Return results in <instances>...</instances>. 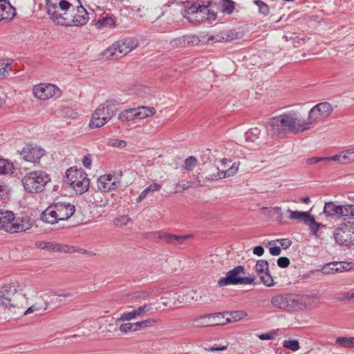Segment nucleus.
<instances>
[{
	"instance_id": "obj_9",
	"label": "nucleus",
	"mask_w": 354,
	"mask_h": 354,
	"mask_svg": "<svg viewBox=\"0 0 354 354\" xmlns=\"http://www.w3.org/2000/svg\"><path fill=\"white\" fill-rule=\"evenodd\" d=\"M183 15L190 22H208V24H211L216 17V13L209 7L196 4L186 8L183 10Z\"/></svg>"
},
{
	"instance_id": "obj_1",
	"label": "nucleus",
	"mask_w": 354,
	"mask_h": 354,
	"mask_svg": "<svg viewBox=\"0 0 354 354\" xmlns=\"http://www.w3.org/2000/svg\"><path fill=\"white\" fill-rule=\"evenodd\" d=\"M266 130L272 137L288 133H298L308 130L306 119L300 117L298 111L289 110L271 118L266 124Z\"/></svg>"
},
{
	"instance_id": "obj_39",
	"label": "nucleus",
	"mask_w": 354,
	"mask_h": 354,
	"mask_svg": "<svg viewBox=\"0 0 354 354\" xmlns=\"http://www.w3.org/2000/svg\"><path fill=\"white\" fill-rule=\"evenodd\" d=\"M236 3L232 0H223V13L232 15L235 9Z\"/></svg>"
},
{
	"instance_id": "obj_55",
	"label": "nucleus",
	"mask_w": 354,
	"mask_h": 354,
	"mask_svg": "<svg viewBox=\"0 0 354 354\" xmlns=\"http://www.w3.org/2000/svg\"><path fill=\"white\" fill-rule=\"evenodd\" d=\"M59 301H64L67 300H71L73 295L70 292H63L57 295Z\"/></svg>"
},
{
	"instance_id": "obj_32",
	"label": "nucleus",
	"mask_w": 354,
	"mask_h": 354,
	"mask_svg": "<svg viewBox=\"0 0 354 354\" xmlns=\"http://www.w3.org/2000/svg\"><path fill=\"white\" fill-rule=\"evenodd\" d=\"M24 307L26 308L24 306ZM47 307H48V302L45 303V306H42L41 305H40L39 304H35L32 306H31L30 307H29L28 308H27L26 310H24L25 308H24L23 310L21 309L19 313H23L24 315H29V314H31L33 313H40L41 311H44L47 309ZM14 313H19V311H18V310H15Z\"/></svg>"
},
{
	"instance_id": "obj_56",
	"label": "nucleus",
	"mask_w": 354,
	"mask_h": 354,
	"mask_svg": "<svg viewBox=\"0 0 354 354\" xmlns=\"http://www.w3.org/2000/svg\"><path fill=\"white\" fill-rule=\"evenodd\" d=\"M277 265L281 268H286L290 265V260L286 257H279L277 259Z\"/></svg>"
},
{
	"instance_id": "obj_4",
	"label": "nucleus",
	"mask_w": 354,
	"mask_h": 354,
	"mask_svg": "<svg viewBox=\"0 0 354 354\" xmlns=\"http://www.w3.org/2000/svg\"><path fill=\"white\" fill-rule=\"evenodd\" d=\"M117 104L113 100H107L100 104L91 115L88 124L90 128L97 129L107 124L115 114Z\"/></svg>"
},
{
	"instance_id": "obj_8",
	"label": "nucleus",
	"mask_w": 354,
	"mask_h": 354,
	"mask_svg": "<svg viewBox=\"0 0 354 354\" xmlns=\"http://www.w3.org/2000/svg\"><path fill=\"white\" fill-rule=\"evenodd\" d=\"M49 180V176L41 170L30 171L21 180L24 189L30 194L41 192Z\"/></svg>"
},
{
	"instance_id": "obj_25",
	"label": "nucleus",
	"mask_w": 354,
	"mask_h": 354,
	"mask_svg": "<svg viewBox=\"0 0 354 354\" xmlns=\"http://www.w3.org/2000/svg\"><path fill=\"white\" fill-rule=\"evenodd\" d=\"M248 315L244 310L226 311L223 312V325L236 322Z\"/></svg>"
},
{
	"instance_id": "obj_64",
	"label": "nucleus",
	"mask_w": 354,
	"mask_h": 354,
	"mask_svg": "<svg viewBox=\"0 0 354 354\" xmlns=\"http://www.w3.org/2000/svg\"><path fill=\"white\" fill-rule=\"evenodd\" d=\"M253 254L261 257L264 254V248L261 245L256 246L253 248Z\"/></svg>"
},
{
	"instance_id": "obj_6",
	"label": "nucleus",
	"mask_w": 354,
	"mask_h": 354,
	"mask_svg": "<svg viewBox=\"0 0 354 354\" xmlns=\"http://www.w3.org/2000/svg\"><path fill=\"white\" fill-rule=\"evenodd\" d=\"M308 297L294 294L277 295L270 299L273 308L286 311H296L305 307Z\"/></svg>"
},
{
	"instance_id": "obj_48",
	"label": "nucleus",
	"mask_w": 354,
	"mask_h": 354,
	"mask_svg": "<svg viewBox=\"0 0 354 354\" xmlns=\"http://www.w3.org/2000/svg\"><path fill=\"white\" fill-rule=\"evenodd\" d=\"M131 221V218L128 216H120L113 221V223L117 226L127 225L129 222Z\"/></svg>"
},
{
	"instance_id": "obj_22",
	"label": "nucleus",
	"mask_w": 354,
	"mask_h": 354,
	"mask_svg": "<svg viewBox=\"0 0 354 354\" xmlns=\"http://www.w3.org/2000/svg\"><path fill=\"white\" fill-rule=\"evenodd\" d=\"M221 313H214L196 317L193 321V324L196 327L213 326L219 324Z\"/></svg>"
},
{
	"instance_id": "obj_46",
	"label": "nucleus",
	"mask_w": 354,
	"mask_h": 354,
	"mask_svg": "<svg viewBox=\"0 0 354 354\" xmlns=\"http://www.w3.org/2000/svg\"><path fill=\"white\" fill-rule=\"evenodd\" d=\"M336 272H342L348 270L352 268V264L348 262H334Z\"/></svg>"
},
{
	"instance_id": "obj_14",
	"label": "nucleus",
	"mask_w": 354,
	"mask_h": 354,
	"mask_svg": "<svg viewBox=\"0 0 354 354\" xmlns=\"http://www.w3.org/2000/svg\"><path fill=\"white\" fill-rule=\"evenodd\" d=\"M245 268L243 266H238L232 270L228 271L225 277H223V286L238 285V284H252L255 283L256 277L252 276L241 277L240 274L243 273Z\"/></svg>"
},
{
	"instance_id": "obj_36",
	"label": "nucleus",
	"mask_w": 354,
	"mask_h": 354,
	"mask_svg": "<svg viewBox=\"0 0 354 354\" xmlns=\"http://www.w3.org/2000/svg\"><path fill=\"white\" fill-rule=\"evenodd\" d=\"M13 164L8 160L0 159V174H11L14 173Z\"/></svg>"
},
{
	"instance_id": "obj_52",
	"label": "nucleus",
	"mask_w": 354,
	"mask_h": 354,
	"mask_svg": "<svg viewBox=\"0 0 354 354\" xmlns=\"http://www.w3.org/2000/svg\"><path fill=\"white\" fill-rule=\"evenodd\" d=\"M120 330L122 332L127 333L129 331H136V327L134 323H124L120 325Z\"/></svg>"
},
{
	"instance_id": "obj_44",
	"label": "nucleus",
	"mask_w": 354,
	"mask_h": 354,
	"mask_svg": "<svg viewBox=\"0 0 354 354\" xmlns=\"http://www.w3.org/2000/svg\"><path fill=\"white\" fill-rule=\"evenodd\" d=\"M351 207L352 205L351 204L341 205L339 207V217H341L344 220L349 218V212Z\"/></svg>"
},
{
	"instance_id": "obj_35",
	"label": "nucleus",
	"mask_w": 354,
	"mask_h": 354,
	"mask_svg": "<svg viewBox=\"0 0 354 354\" xmlns=\"http://www.w3.org/2000/svg\"><path fill=\"white\" fill-rule=\"evenodd\" d=\"M135 112L134 108L125 109L118 115V119L121 122L133 121L136 118L134 115Z\"/></svg>"
},
{
	"instance_id": "obj_10",
	"label": "nucleus",
	"mask_w": 354,
	"mask_h": 354,
	"mask_svg": "<svg viewBox=\"0 0 354 354\" xmlns=\"http://www.w3.org/2000/svg\"><path fill=\"white\" fill-rule=\"evenodd\" d=\"M72 4L66 0H46L47 13L57 24L63 26Z\"/></svg>"
},
{
	"instance_id": "obj_31",
	"label": "nucleus",
	"mask_w": 354,
	"mask_h": 354,
	"mask_svg": "<svg viewBox=\"0 0 354 354\" xmlns=\"http://www.w3.org/2000/svg\"><path fill=\"white\" fill-rule=\"evenodd\" d=\"M340 205H336L333 202L326 203L324 207V213L328 217L339 216Z\"/></svg>"
},
{
	"instance_id": "obj_50",
	"label": "nucleus",
	"mask_w": 354,
	"mask_h": 354,
	"mask_svg": "<svg viewBox=\"0 0 354 354\" xmlns=\"http://www.w3.org/2000/svg\"><path fill=\"white\" fill-rule=\"evenodd\" d=\"M225 37H223V40L225 39L226 41H232L237 39L239 37L238 32L234 30H229L225 34Z\"/></svg>"
},
{
	"instance_id": "obj_37",
	"label": "nucleus",
	"mask_w": 354,
	"mask_h": 354,
	"mask_svg": "<svg viewBox=\"0 0 354 354\" xmlns=\"http://www.w3.org/2000/svg\"><path fill=\"white\" fill-rule=\"evenodd\" d=\"M304 224L309 227L310 230L314 236H317L318 230L322 224L315 221L314 216L310 215Z\"/></svg>"
},
{
	"instance_id": "obj_26",
	"label": "nucleus",
	"mask_w": 354,
	"mask_h": 354,
	"mask_svg": "<svg viewBox=\"0 0 354 354\" xmlns=\"http://www.w3.org/2000/svg\"><path fill=\"white\" fill-rule=\"evenodd\" d=\"M192 237L191 234L186 235H176L169 233H163L160 236V238L169 244L173 245H182L185 243V240Z\"/></svg>"
},
{
	"instance_id": "obj_42",
	"label": "nucleus",
	"mask_w": 354,
	"mask_h": 354,
	"mask_svg": "<svg viewBox=\"0 0 354 354\" xmlns=\"http://www.w3.org/2000/svg\"><path fill=\"white\" fill-rule=\"evenodd\" d=\"M351 337H338L336 338L335 342L339 346L352 348Z\"/></svg>"
},
{
	"instance_id": "obj_54",
	"label": "nucleus",
	"mask_w": 354,
	"mask_h": 354,
	"mask_svg": "<svg viewBox=\"0 0 354 354\" xmlns=\"http://www.w3.org/2000/svg\"><path fill=\"white\" fill-rule=\"evenodd\" d=\"M194 183H183L182 184H178L176 187V192H180L187 189L189 187H194Z\"/></svg>"
},
{
	"instance_id": "obj_3",
	"label": "nucleus",
	"mask_w": 354,
	"mask_h": 354,
	"mask_svg": "<svg viewBox=\"0 0 354 354\" xmlns=\"http://www.w3.org/2000/svg\"><path fill=\"white\" fill-rule=\"evenodd\" d=\"M31 227L32 223L28 217H15L12 212L0 210V230L17 233L26 231Z\"/></svg>"
},
{
	"instance_id": "obj_29",
	"label": "nucleus",
	"mask_w": 354,
	"mask_h": 354,
	"mask_svg": "<svg viewBox=\"0 0 354 354\" xmlns=\"http://www.w3.org/2000/svg\"><path fill=\"white\" fill-rule=\"evenodd\" d=\"M136 112L134 115L136 118L145 119L154 115L156 113V109L153 106H141L134 108Z\"/></svg>"
},
{
	"instance_id": "obj_20",
	"label": "nucleus",
	"mask_w": 354,
	"mask_h": 354,
	"mask_svg": "<svg viewBox=\"0 0 354 354\" xmlns=\"http://www.w3.org/2000/svg\"><path fill=\"white\" fill-rule=\"evenodd\" d=\"M45 154V151L37 146L27 145L20 153L21 158L30 162L36 163Z\"/></svg>"
},
{
	"instance_id": "obj_49",
	"label": "nucleus",
	"mask_w": 354,
	"mask_h": 354,
	"mask_svg": "<svg viewBox=\"0 0 354 354\" xmlns=\"http://www.w3.org/2000/svg\"><path fill=\"white\" fill-rule=\"evenodd\" d=\"M156 323V321L152 319H148L144 321L138 322L134 323L136 327V330H138L140 328H146L148 326H153Z\"/></svg>"
},
{
	"instance_id": "obj_5",
	"label": "nucleus",
	"mask_w": 354,
	"mask_h": 354,
	"mask_svg": "<svg viewBox=\"0 0 354 354\" xmlns=\"http://www.w3.org/2000/svg\"><path fill=\"white\" fill-rule=\"evenodd\" d=\"M18 286L6 285L0 289V306L8 308H17L19 312L23 310L24 303H26L25 295L17 292Z\"/></svg>"
},
{
	"instance_id": "obj_41",
	"label": "nucleus",
	"mask_w": 354,
	"mask_h": 354,
	"mask_svg": "<svg viewBox=\"0 0 354 354\" xmlns=\"http://www.w3.org/2000/svg\"><path fill=\"white\" fill-rule=\"evenodd\" d=\"M197 164V159L194 156H189L185 160V166L183 169V171H190L196 167Z\"/></svg>"
},
{
	"instance_id": "obj_45",
	"label": "nucleus",
	"mask_w": 354,
	"mask_h": 354,
	"mask_svg": "<svg viewBox=\"0 0 354 354\" xmlns=\"http://www.w3.org/2000/svg\"><path fill=\"white\" fill-rule=\"evenodd\" d=\"M283 346L292 351H296L299 348V343L297 339H288L283 341Z\"/></svg>"
},
{
	"instance_id": "obj_62",
	"label": "nucleus",
	"mask_w": 354,
	"mask_h": 354,
	"mask_svg": "<svg viewBox=\"0 0 354 354\" xmlns=\"http://www.w3.org/2000/svg\"><path fill=\"white\" fill-rule=\"evenodd\" d=\"M127 142L124 140L114 139L111 141V145L117 147H124Z\"/></svg>"
},
{
	"instance_id": "obj_13",
	"label": "nucleus",
	"mask_w": 354,
	"mask_h": 354,
	"mask_svg": "<svg viewBox=\"0 0 354 354\" xmlns=\"http://www.w3.org/2000/svg\"><path fill=\"white\" fill-rule=\"evenodd\" d=\"M333 108L328 102H321L314 106L308 112V117L306 120L308 129L315 124L328 117L333 111Z\"/></svg>"
},
{
	"instance_id": "obj_18",
	"label": "nucleus",
	"mask_w": 354,
	"mask_h": 354,
	"mask_svg": "<svg viewBox=\"0 0 354 354\" xmlns=\"http://www.w3.org/2000/svg\"><path fill=\"white\" fill-rule=\"evenodd\" d=\"M254 269L261 281L267 287H272L275 283L269 271V264L266 260L257 261Z\"/></svg>"
},
{
	"instance_id": "obj_15",
	"label": "nucleus",
	"mask_w": 354,
	"mask_h": 354,
	"mask_svg": "<svg viewBox=\"0 0 354 354\" xmlns=\"http://www.w3.org/2000/svg\"><path fill=\"white\" fill-rule=\"evenodd\" d=\"M65 23L63 26H82L86 24L88 20V13L82 6H78L76 8L72 5L71 11L67 13Z\"/></svg>"
},
{
	"instance_id": "obj_7",
	"label": "nucleus",
	"mask_w": 354,
	"mask_h": 354,
	"mask_svg": "<svg viewBox=\"0 0 354 354\" xmlns=\"http://www.w3.org/2000/svg\"><path fill=\"white\" fill-rule=\"evenodd\" d=\"M65 181L78 194L85 193L89 188L90 180L82 168L68 169L66 171Z\"/></svg>"
},
{
	"instance_id": "obj_23",
	"label": "nucleus",
	"mask_w": 354,
	"mask_h": 354,
	"mask_svg": "<svg viewBox=\"0 0 354 354\" xmlns=\"http://www.w3.org/2000/svg\"><path fill=\"white\" fill-rule=\"evenodd\" d=\"M232 160L226 157L223 158V178L234 176L238 171L241 162L239 160Z\"/></svg>"
},
{
	"instance_id": "obj_38",
	"label": "nucleus",
	"mask_w": 354,
	"mask_h": 354,
	"mask_svg": "<svg viewBox=\"0 0 354 354\" xmlns=\"http://www.w3.org/2000/svg\"><path fill=\"white\" fill-rule=\"evenodd\" d=\"M353 150H351V149L340 152L339 156L341 159V164L354 162V156L353 155Z\"/></svg>"
},
{
	"instance_id": "obj_59",
	"label": "nucleus",
	"mask_w": 354,
	"mask_h": 354,
	"mask_svg": "<svg viewBox=\"0 0 354 354\" xmlns=\"http://www.w3.org/2000/svg\"><path fill=\"white\" fill-rule=\"evenodd\" d=\"M138 90L140 91L138 94L142 97H147L149 95L150 88L147 86H140Z\"/></svg>"
},
{
	"instance_id": "obj_27",
	"label": "nucleus",
	"mask_w": 354,
	"mask_h": 354,
	"mask_svg": "<svg viewBox=\"0 0 354 354\" xmlns=\"http://www.w3.org/2000/svg\"><path fill=\"white\" fill-rule=\"evenodd\" d=\"M0 13L3 17V20H11L16 15L14 7L6 0H0Z\"/></svg>"
},
{
	"instance_id": "obj_63",
	"label": "nucleus",
	"mask_w": 354,
	"mask_h": 354,
	"mask_svg": "<svg viewBox=\"0 0 354 354\" xmlns=\"http://www.w3.org/2000/svg\"><path fill=\"white\" fill-rule=\"evenodd\" d=\"M91 164H92V159H91V156H89V155L84 156V158H82V165L86 168L89 169L91 166Z\"/></svg>"
},
{
	"instance_id": "obj_11",
	"label": "nucleus",
	"mask_w": 354,
	"mask_h": 354,
	"mask_svg": "<svg viewBox=\"0 0 354 354\" xmlns=\"http://www.w3.org/2000/svg\"><path fill=\"white\" fill-rule=\"evenodd\" d=\"M138 45V41L133 38H127L118 41L104 50L103 55L109 59H118L127 55Z\"/></svg>"
},
{
	"instance_id": "obj_51",
	"label": "nucleus",
	"mask_w": 354,
	"mask_h": 354,
	"mask_svg": "<svg viewBox=\"0 0 354 354\" xmlns=\"http://www.w3.org/2000/svg\"><path fill=\"white\" fill-rule=\"evenodd\" d=\"M321 271L323 274H329L336 272L335 270V263L331 262L329 263H327L324 265Z\"/></svg>"
},
{
	"instance_id": "obj_53",
	"label": "nucleus",
	"mask_w": 354,
	"mask_h": 354,
	"mask_svg": "<svg viewBox=\"0 0 354 354\" xmlns=\"http://www.w3.org/2000/svg\"><path fill=\"white\" fill-rule=\"evenodd\" d=\"M162 186L160 184L158 183H153L148 186L147 188H145L142 193L145 194V196H147L149 193L151 192H156L161 189Z\"/></svg>"
},
{
	"instance_id": "obj_21",
	"label": "nucleus",
	"mask_w": 354,
	"mask_h": 354,
	"mask_svg": "<svg viewBox=\"0 0 354 354\" xmlns=\"http://www.w3.org/2000/svg\"><path fill=\"white\" fill-rule=\"evenodd\" d=\"M148 313H153V308L151 304H145L142 306L138 307L137 309H134L132 311L125 312L122 313L120 317L117 319L120 321H127L135 319L136 317H142Z\"/></svg>"
},
{
	"instance_id": "obj_57",
	"label": "nucleus",
	"mask_w": 354,
	"mask_h": 354,
	"mask_svg": "<svg viewBox=\"0 0 354 354\" xmlns=\"http://www.w3.org/2000/svg\"><path fill=\"white\" fill-rule=\"evenodd\" d=\"M339 299L341 301H350L354 299L353 292H345L340 294Z\"/></svg>"
},
{
	"instance_id": "obj_58",
	"label": "nucleus",
	"mask_w": 354,
	"mask_h": 354,
	"mask_svg": "<svg viewBox=\"0 0 354 354\" xmlns=\"http://www.w3.org/2000/svg\"><path fill=\"white\" fill-rule=\"evenodd\" d=\"M322 161L324 162V157H311L306 160V163L308 165H312Z\"/></svg>"
},
{
	"instance_id": "obj_43",
	"label": "nucleus",
	"mask_w": 354,
	"mask_h": 354,
	"mask_svg": "<svg viewBox=\"0 0 354 354\" xmlns=\"http://www.w3.org/2000/svg\"><path fill=\"white\" fill-rule=\"evenodd\" d=\"M11 71V64L4 61H0V78H3L9 74Z\"/></svg>"
},
{
	"instance_id": "obj_61",
	"label": "nucleus",
	"mask_w": 354,
	"mask_h": 354,
	"mask_svg": "<svg viewBox=\"0 0 354 354\" xmlns=\"http://www.w3.org/2000/svg\"><path fill=\"white\" fill-rule=\"evenodd\" d=\"M275 241L279 242L281 246L283 249L288 248L291 245V244H292V241L290 239H280V240L277 239Z\"/></svg>"
},
{
	"instance_id": "obj_16",
	"label": "nucleus",
	"mask_w": 354,
	"mask_h": 354,
	"mask_svg": "<svg viewBox=\"0 0 354 354\" xmlns=\"http://www.w3.org/2000/svg\"><path fill=\"white\" fill-rule=\"evenodd\" d=\"M121 176V173L118 174L117 176L111 174L100 176L97 182L98 189L103 192H109L116 189L120 183Z\"/></svg>"
},
{
	"instance_id": "obj_19",
	"label": "nucleus",
	"mask_w": 354,
	"mask_h": 354,
	"mask_svg": "<svg viewBox=\"0 0 354 354\" xmlns=\"http://www.w3.org/2000/svg\"><path fill=\"white\" fill-rule=\"evenodd\" d=\"M59 91V88L52 84L41 83L33 87L34 96L40 100H46Z\"/></svg>"
},
{
	"instance_id": "obj_12",
	"label": "nucleus",
	"mask_w": 354,
	"mask_h": 354,
	"mask_svg": "<svg viewBox=\"0 0 354 354\" xmlns=\"http://www.w3.org/2000/svg\"><path fill=\"white\" fill-rule=\"evenodd\" d=\"M333 237L337 243L342 246L354 245V223L340 224L333 232Z\"/></svg>"
},
{
	"instance_id": "obj_30",
	"label": "nucleus",
	"mask_w": 354,
	"mask_h": 354,
	"mask_svg": "<svg viewBox=\"0 0 354 354\" xmlns=\"http://www.w3.org/2000/svg\"><path fill=\"white\" fill-rule=\"evenodd\" d=\"M239 145L234 142H229L225 143L223 148H224L225 151H223V153L225 156L233 157V156H239L238 149Z\"/></svg>"
},
{
	"instance_id": "obj_60",
	"label": "nucleus",
	"mask_w": 354,
	"mask_h": 354,
	"mask_svg": "<svg viewBox=\"0 0 354 354\" xmlns=\"http://www.w3.org/2000/svg\"><path fill=\"white\" fill-rule=\"evenodd\" d=\"M260 130L258 128L252 129L250 131L246 132V140L250 139V136H254V138H258Z\"/></svg>"
},
{
	"instance_id": "obj_47",
	"label": "nucleus",
	"mask_w": 354,
	"mask_h": 354,
	"mask_svg": "<svg viewBox=\"0 0 354 354\" xmlns=\"http://www.w3.org/2000/svg\"><path fill=\"white\" fill-rule=\"evenodd\" d=\"M187 38L185 37H180L178 38H175L170 41V46L172 48H178V47H185L186 46V40Z\"/></svg>"
},
{
	"instance_id": "obj_24",
	"label": "nucleus",
	"mask_w": 354,
	"mask_h": 354,
	"mask_svg": "<svg viewBox=\"0 0 354 354\" xmlns=\"http://www.w3.org/2000/svg\"><path fill=\"white\" fill-rule=\"evenodd\" d=\"M187 38L186 45L195 46L198 45L200 43L208 42L209 41L218 42L220 41V37L218 35L213 36L208 35H189L185 36Z\"/></svg>"
},
{
	"instance_id": "obj_34",
	"label": "nucleus",
	"mask_w": 354,
	"mask_h": 354,
	"mask_svg": "<svg viewBox=\"0 0 354 354\" xmlns=\"http://www.w3.org/2000/svg\"><path fill=\"white\" fill-rule=\"evenodd\" d=\"M288 212L290 213V219L303 221L304 223H306V220L310 216V214L307 212H301L297 210L292 211L290 209H288Z\"/></svg>"
},
{
	"instance_id": "obj_17",
	"label": "nucleus",
	"mask_w": 354,
	"mask_h": 354,
	"mask_svg": "<svg viewBox=\"0 0 354 354\" xmlns=\"http://www.w3.org/2000/svg\"><path fill=\"white\" fill-rule=\"evenodd\" d=\"M183 299L186 302L194 301L197 304H203L212 301L209 290L207 288L189 290L184 295V298Z\"/></svg>"
},
{
	"instance_id": "obj_33",
	"label": "nucleus",
	"mask_w": 354,
	"mask_h": 354,
	"mask_svg": "<svg viewBox=\"0 0 354 354\" xmlns=\"http://www.w3.org/2000/svg\"><path fill=\"white\" fill-rule=\"evenodd\" d=\"M95 26L98 29L113 28L115 26V21L111 17H106L99 19Z\"/></svg>"
},
{
	"instance_id": "obj_28",
	"label": "nucleus",
	"mask_w": 354,
	"mask_h": 354,
	"mask_svg": "<svg viewBox=\"0 0 354 354\" xmlns=\"http://www.w3.org/2000/svg\"><path fill=\"white\" fill-rule=\"evenodd\" d=\"M38 247L42 250H46L53 252H71L68 245H62L54 242L43 241L38 244Z\"/></svg>"
},
{
	"instance_id": "obj_40",
	"label": "nucleus",
	"mask_w": 354,
	"mask_h": 354,
	"mask_svg": "<svg viewBox=\"0 0 354 354\" xmlns=\"http://www.w3.org/2000/svg\"><path fill=\"white\" fill-rule=\"evenodd\" d=\"M253 3L258 7L259 12L260 14H262L264 16H267L269 14V6L265 2L261 0H254Z\"/></svg>"
},
{
	"instance_id": "obj_2",
	"label": "nucleus",
	"mask_w": 354,
	"mask_h": 354,
	"mask_svg": "<svg viewBox=\"0 0 354 354\" xmlns=\"http://www.w3.org/2000/svg\"><path fill=\"white\" fill-rule=\"evenodd\" d=\"M75 211L74 205L66 202L54 203L50 205L41 214L42 221L55 224L71 218Z\"/></svg>"
}]
</instances>
